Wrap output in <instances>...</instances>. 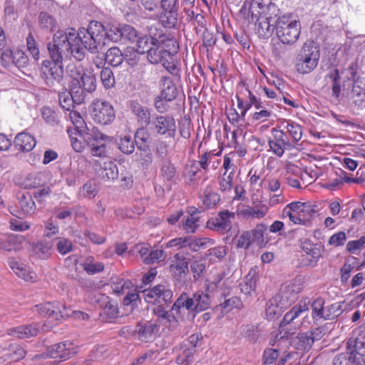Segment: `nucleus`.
Instances as JSON below:
<instances>
[{
    "label": "nucleus",
    "instance_id": "nucleus-1",
    "mask_svg": "<svg viewBox=\"0 0 365 365\" xmlns=\"http://www.w3.org/2000/svg\"><path fill=\"white\" fill-rule=\"evenodd\" d=\"M69 32L73 35V46H74V58L78 61L86 56V51L91 53L98 52V46L104 34L105 27L99 21H92L87 29L81 28L76 33V30L70 28Z\"/></svg>",
    "mask_w": 365,
    "mask_h": 365
},
{
    "label": "nucleus",
    "instance_id": "nucleus-2",
    "mask_svg": "<svg viewBox=\"0 0 365 365\" xmlns=\"http://www.w3.org/2000/svg\"><path fill=\"white\" fill-rule=\"evenodd\" d=\"M73 36L68 29L65 31L58 30L54 34L52 41L47 43V49L51 60L63 62V58L71 56L74 58Z\"/></svg>",
    "mask_w": 365,
    "mask_h": 365
},
{
    "label": "nucleus",
    "instance_id": "nucleus-3",
    "mask_svg": "<svg viewBox=\"0 0 365 365\" xmlns=\"http://www.w3.org/2000/svg\"><path fill=\"white\" fill-rule=\"evenodd\" d=\"M278 39L287 45H292L298 40L301 33L299 21L293 19L292 14H284L277 18L275 25Z\"/></svg>",
    "mask_w": 365,
    "mask_h": 365
},
{
    "label": "nucleus",
    "instance_id": "nucleus-4",
    "mask_svg": "<svg viewBox=\"0 0 365 365\" xmlns=\"http://www.w3.org/2000/svg\"><path fill=\"white\" fill-rule=\"evenodd\" d=\"M320 57L319 48L313 41H307L297 56L296 68L302 74L309 73L317 66Z\"/></svg>",
    "mask_w": 365,
    "mask_h": 365
},
{
    "label": "nucleus",
    "instance_id": "nucleus-5",
    "mask_svg": "<svg viewBox=\"0 0 365 365\" xmlns=\"http://www.w3.org/2000/svg\"><path fill=\"white\" fill-rule=\"evenodd\" d=\"M40 77L50 86L61 83L63 79V62L44 60L40 66Z\"/></svg>",
    "mask_w": 365,
    "mask_h": 365
},
{
    "label": "nucleus",
    "instance_id": "nucleus-6",
    "mask_svg": "<svg viewBox=\"0 0 365 365\" xmlns=\"http://www.w3.org/2000/svg\"><path fill=\"white\" fill-rule=\"evenodd\" d=\"M177 51L175 48L172 51L166 50L163 46L155 43L148 51V60L153 64L162 63V65L172 74L176 71V67L172 63L173 56Z\"/></svg>",
    "mask_w": 365,
    "mask_h": 365
},
{
    "label": "nucleus",
    "instance_id": "nucleus-7",
    "mask_svg": "<svg viewBox=\"0 0 365 365\" xmlns=\"http://www.w3.org/2000/svg\"><path fill=\"white\" fill-rule=\"evenodd\" d=\"M91 114L96 123L102 125L111 123L115 118L113 106L109 102L100 99L93 101Z\"/></svg>",
    "mask_w": 365,
    "mask_h": 365
},
{
    "label": "nucleus",
    "instance_id": "nucleus-8",
    "mask_svg": "<svg viewBox=\"0 0 365 365\" xmlns=\"http://www.w3.org/2000/svg\"><path fill=\"white\" fill-rule=\"evenodd\" d=\"M235 218V212L225 210L220 211L216 217L210 219L207 222L206 227L211 230L224 234L231 230Z\"/></svg>",
    "mask_w": 365,
    "mask_h": 365
},
{
    "label": "nucleus",
    "instance_id": "nucleus-9",
    "mask_svg": "<svg viewBox=\"0 0 365 365\" xmlns=\"http://www.w3.org/2000/svg\"><path fill=\"white\" fill-rule=\"evenodd\" d=\"M151 129L161 135L173 138L176 133V123L170 115H155L150 122Z\"/></svg>",
    "mask_w": 365,
    "mask_h": 365
},
{
    "label": "nucleus",
    "instance_id": "nucleus-10",
    "mask_svg": "<svg viewBox=\"0 0 365 365\" xmlns=\"http://www.w3.org/2000/svg\"><path fill=\"white\" fill-rule=\"evenodd\" d=\"M77 353V347L72 341H65L51 346L48 354L51 358L66 361L73 357Z\"/></svg>",
    "mask_w": 365,
    "mask_h": 365
},
{
    "label": "nucleus",
    "instance_id": "nucleus-11",
    "mask_svg": "<svg viewBox=\"0 0 365 365\" xmlns=\"http://www.w3.org/2000/svg\"><path fill=\"white\" fill-rule=\"evenodd\" d=\"M163 13L160 21L164 26L173 28L178 22V0H161Z\"/></svg>",
    "mask_w": 365,
    "mask_h": 365
},
{
    "label": "nucleus",
    "instance_id": "nucleus-12",
    "mask_svg": "<svg viewBox=\"0 0 365 365\" xmlns=\"http://www.w3.org/2000/svg\"><path fill=\"white\" fill-rule=\"evenodd\" d=\"M308 306L304 303L303 304H298L294 306L292 309L287 312L280 323L279 327L281 332L284 331V334L280 337V339H284L287 337L288 334H293L291 329V324H294V319L299 317L302 314L308 312Z\"/></svg>",
    "mask_w": 365,
    "mask_h": 365
},
{
    "label": "nucleus",
    "instance_id": "nucleus-13",
    "mask_svg": "<svg viewBox=\"0 0 365 365\" xmlns=\"http://www.w3.org/2000/svg\"><path fill=\"white\" fill-rule=\"evenodd\" d=\"M37 312L43 316H48L56 320L70 315L69 310L60 302L46 303L36 306Z\"/></svg>",
    "mask_w": 365,
    "mask_h": 365
},
{
    "label": "nucleus",
    "instance_id": "nucleus-14",
    "mask_svg": "<svg viewBox=\"0 0 365 365\" xmlns=\"http://www.w3.org/2000/svg\"><path fill=\"white\" fill-rule=\"evenodd\" d=\"M272 132L273 133V138L269 140V146L276 155L282 157L284 150L292 148V145L285 133L282 130L273 128Z\"/></svg>",
    "mask_w": 365,
    "mask_h": 365
},
{
    "label": "nucleus",
    "instance_id": "nucleus-15",
    "mask_svg": "<svg viewBox=\"0 0 365 365\" xmlns=\"http://www.w3.org/2000/svg\"><path fill=\"white\" fill-rule=\"evenodd\" d=\"M101 310L100 317L104 322H113L119 317V309L116 302L108 297H103L101 299Z\"/></svg>",
    "mask_w": 365,
    "mask_h": 365
},
{
    "label": "nucleus",
    "instance_id": "nucleus-16",
    "mask_svg": "<svg viewBox=\"0 0 365 365\" xmlns=\"http://www.w3.org/2000/svg\"><path fill=\"white\" fill-rule=\"evenodd\" d=\"M129 108L135 117L137 123L142 126H148L151 122L150 110L138 101H130Z\"/></svg>",
    "mask_w": 365,
    "mask_h": 365
},
{
    "label": "nucleus",
    "instance_id": "nucleus-17",
    "mask_svg": "<svg viewBox=\"0 0 365 365\" xmlns=\"http://www.w3.org/2000/svg\"><path fill=\"white\" fill-rule=\"evenodd\" d=\"M279 15L266 14L265 17L261 16L258 19L257 31L262 38H269L275 29L276 20Z\"/></svg>",
    "mask_w": 365,
    "mask_h": 365
},
{
    "label": "nucleus",
    "instance_id": "nucleus-18",
    "mask_svg": "<svg viewBox=\"0 0 365 365\" xmlns=\"http://www.w3.org/2000/svg\"><path fill=\"white\" fill-rule=\"evenodd\" d=\"M297 209L298 215L300 217L302 225L309 226L312 220L315 217L317 210L316 206L312 205L309 202H293Z\"/></svg>",
    "mask_w": 365,
    "mask_h": 365
},
{
    "label": "nucleus",
    "instance_id": "nucleus-19",
    "mask_svg": "<svg viewBox=\"0 0 365 365\" xmlns=\"http://www.w3.org/2000/svg\"><path fill=\"white\" fill-rule=\"evenodd\" d=\"M9 264L10 268L19 278L31 282L36 280L37 277L36 273L25 264L13 259L9 260Z\"/></svg>",
    "mask_w": 365,
    "mask_h": 365
},
{
    "label": "nucleus",
    "instance_id": "nucleus-20",
    "mask_svg": "<svg viewBox=\"0 0 365 365\" xmlns=\"http://www.w3.org/2000/svg\"><path fill=\"white\" fill-rule=\"evenodd\" d=\"M158 331V327L157 324L151 322H138L135 329L138 338L145 342L153 339Z\"/></svg>",
    "mask_w": 365,
    "mask_h": 365
},
{
    "label": "nucleus",
    "instance_id": "nucleus-21",
    "mask_svg": "<svg viewBox=\"0 0 365 365\" xmlns=\"http://www.w3.org/2000/svg\"><path fill=\"white\" fill-rule=\"evenodd\" d=\"M346 349L352 355L360 357L365 355V334H359L356 337H351L346 342Z\"/></svg>",
    "mask_w": 365,
    "mask_h": 365
},
{
    "label": "nucleus",
    "instance_id": "nucleus-22",
    "mask_svg": "<svg viewBox=\"0 0 365 365\" xmlns=\"http://www.w3.org/2000/svg\"><path fill=\"white\" fill-rule=\"evenodd\" d=\"M38 331L39 328L38 324H31L9 329L7 333L9 335L19 339H28L36 336Z\"/></svg>",
    "mask_w": 365,
    "mask_h": 365
},
{
    "label": "nucleus",
    "instance_id": "nucleus-23",
    "mask_svg": "<svg viewBox=\"0 0 365 365\" xmlns=\"http://www.w3.org/2000/svg\"><path fill=\"white\" fill-rule=\"evenodd\" d=\"M161 91L160 98H163L167 101H172L178 96V88L173 80L167 76H162L160 79Z\"/></svg>",
    "mask_w": 365,
    "mask_h": 365
},
{
    "label": "nucleus",
    "instance_id": "nucleus-24",
    "mask_svg": "<svg viewBox=\"0 0 365 365\" xmlns=\"http://www.w3.org/2000/svg\"><path fill=\"white\" fill-rule=\"evenodd\" d=\"M170 269L175 277L181 278L188 272V262L182 255L177 253L174 256Z\"/></svg>",
    "mask_w": 365,
    "mask_h": 365
},
{
    "label": "nucleus",
    "instance_id": "nucleus-25",
    "mask_svg": "<svg viewBox=\"0 0 365 365\" xmlns=\"http://www.w3.org/2000/svg\"><path fill=\"white\" fill-rule=\"evenodd\" d=\"M14 143L18 150L29 152L35 147L36 141L34 137L29 133L22 132L16 135Z\"/></svg>",
    "mask_w": 365,
    "mask_h": 365
},
{
    "label": "nucleus",
    "instance_id": "nucleus-26",
    "mask_svg": "<svg viewBox=\"0 0 365 365\" xmlns=\"http://www.w3.org/2000/svg\"><path fill=\"white\" fill-rule=\"evenodd\" d=\"M18 200V207L20 209V212L22 215H31L35 212L36 205L29 193H19Z\"/></svg>",
    "mask_w": 365,
    "mask_h": 365
},
{
    "label": "nucleus",
    "instance_id": "nucleus-27",
    "mask_svg": "<svg viewBox=\"0 0 365 365\" xmlns=\"http://www.w3.org/2000/svg\"><path fill=\"white\" fill-rule=\"evenodd\" d=\"M290 345L297 350L308 351L312 348L313 343L309 335L305 331L299 332L293 337L290 341Z\"/></svg>",
    "mask_w": 365,
    "mask_h": 365
},
{
    "label": "nucleus",
    "instance_id": "nucleus-28",
    "mask_svg": "<svg viewBox=\"0 0 365 365\" xmlns=\"http://www.w3.org/2000/svg\"><path fill=\"white\" fill-rule=\"evenodd\" d=\"M182 308H185L187 310H194V297H190L186 292L182 293L172 306L171 312L174 314H177L180 313Z\"/></svg>",
    "mask_w": 365,
    "mask_h": 365
},
{
    "label": "nucleus",
    "instance_id": "nucleus-29",
    "mask_svg": "<svg viewBox=\"0 0 365 365\" xmlns=\"http://www.w3.org/2000/svg\"><path fill=\"white\" fill-rule=\"evenodd\" d=\"M142 126L137 129L134 135V142L137 148L142 151H148L150 143V133Z\"/></svg>",
    "mask_w": 365,
    "mask_h": 365
},
{
    "label": "nucleus",
    "instance_id": "nucleus-30",
    "mask_svg": "<svg viewBox=\"0 0 365 365\" xmlns=\"http://www.w3.org/2000/svg\"><path fill=\"white\" fill-rule=\"evenodd\" d=\"M25 242V238L22 235H4V244L2 250L5 251H16L21 248L22 244Z\"/></svg>",
    "mask_w": 365,
    "mask_h": 365
},
{
    "label": "nucleus",
    "instance_id": "nucleus-31",
    "mask_svg": "<svg viewBox=\"0 0 365 365\" xmlns=\"http://www.w3.org/2000/svg\"><path fill=\"white\" fill-rule=\"evenodd\" d=\"M213 239L208 237H187V247L192 252H198L201 249H205L210 245H214Z\"/></svg>",
    "mask_w": 365,
    "mask_h": 365
},
{
    "label": "nucleus",
    "instance_id": "nucleus-32",
    "mask_svg": "<svg viewBox=\"0 0 365 365\" xmlns=\"http://www.w3.org/2000/svg\"><path fill=\"white\" fill-rule=\"evenodd\" d=\"M294 284H289L281 288L279 297V302H282L285 307L297 299V291H295Z\"/></svg>",
    "mask_w": 365,
    "mask_h": 365
},
{
    "label": "nucleus",
    "instance_id": "nucleus-33",
    "mask_svg": "<svg viewBox=\"0 0 365 365\" xmlns=\"http://www.w3.org/2000/svg\"><path fill=\"white\" fill-rule=\"evenodd\" d=\"M360 364V357L352 355V352L346 349V351L337 354L333 359V365H358Z\"/></svg>",
    "mask_w": 365,
    "mask_h": 365
},
{
    "label": "nucleus",
    "instance_id": "nucleus-34",
    "mask_svg": "<svg viewBox=\"0 0 365 365\" xmlns=\"http://www.w3.org/2000/svg\"><path fill=\"white\" fill-rule=\"evenodd\" d=\"M81 71L82 68L77 67V71L76 72V74L78 77L80 78L83 88L88 93L93 92L96 88V78L91 74H87L86 73H82Z\"/></svg>",
    "mask_w": 365,
    "mask_h": 365
},
{
    "label": "nucleus",
    "instance_id": "nucleus-35",
    "mask_svg": "<svg viewBox=\"0 0 365 365\" xmlns=\"http://www.w3.org/2000/svg\"><path fill=\"white\" fill-rule=\"evenodd\" d=\"M123 60L124 56L122 51L116 46L110 48L105 55L106 62L114 67L120 66Z\"/></svg>",
    "mask_w": 365,
    "mask_h": 365
},
{
    "label": "nucleus",
    "instance_id": "nucleus-36",
    "mask_svg": "<svg viewBox=\"0 0 365 365\" xmlns=\"http://www.w3.org/2000/svg\"><path fill=\"white\" fill-rule=\"evenodd\" d=\"M116 144L119 150L125 155H130L135 150V144L130 135L119 136L116 140Z\"/></svg>",
    "mask_w": 365,
    "mask_h": 365
},
{
    "label": "nucleus",
    "instance_id": "nucleus-37",
    "mask_svg": "<svg viewBox=\"0 0 365 365\" xmlns=\"http://www.w3.org/2000/svg\"><path fill=\"white\" fill-rule=\"evenodd\" d=\"M135 42L137 51L141 54L148 53L155 43H158V41L156 38L148 35H140Z\"/></svg>",
    "mask_w": 365,
    "mask_h": 365
},
{
    "label": "nucleus",
    "instance_id": "nucleus-38",
    "mask_svg": "<svg viewBox=\"0 0 365 365\" xmlns=\"http://www.w3.org/2000/svg\"><path fill=\"white\" fill-rule=\"evenodd\" d=\"M279 297L276 295L267 303L265 312L269 318L272 319L280 314L282 309L285 307L282 302H279Z\"/></svg>",
    "mask_w": 365,
    "mask_h": 365
},
{
    "label": "nucleus",
    "instance_id": "nucleus-39",
    "mask_svg": "<svg viewBox=\"0 0 365 365\" xmlns=\"http://www.w3.org/2000/svg\"><path fill=\"white\" fill-rule=\"evenodd\" d=\"M252 5L256 9H262L265 14H280V10L271 2V0H252Z\"/></svg>",
    "mask_w": 365,
    "mask_h": 365
},
{
    "label": "nucleus",
    "instance_id": "nucleus-40",
    "mask_svg": "<svg viewBox=\"0 0 365 365\" xmlns=\"http://www.w3.org/2000/svg\"><path fill=\"white\" fill-rule=\"evenodd\" d=\"M155 292H156V301L159 303L164 302L169 304L172 302L173 291L165 284H158L155 286Z\"/></svg>",
    "mask_w": 365,
    "mask_h": 365
},
{
    "label": "nucleus",
    "instance_id": "nucleus-41",
    "mask_svg": "<svg viewBox=\"0 0 365 365\" xmlns=\"http://www.w3.org/2000/svg\"><path fill=\"white\" fill-rule=\"evenodd\" d=\"M197 210L195 209L192 212L187 215L186 218L182 221V227L186 233H194L198 227V217L196 216Z\"/></svg>",
    "mask_w": 365,
    "mask_h": 365
},
{
    "label": "nucleus",
    "instance_id": "nucleus-42",
    "mask_svg": "<svg viewBox=\"0 0 365 365\" xmlns=\"http://www.w3.org/2000/svg\"><path fill=\"white\" fill-rule=\"evenodd\" d=\"M195 309L198 311H204L207 309L211 304V300L207 293L198 291L193 294Z\"/></svg>",
    "mask_w": 365,
    "mask_h": 365
},
{
    "label": "nucleus",
    "instance_id": "nucleus-43",
    "mask_svg": "<svg viewBox=\"0 0 365 365\" xmlns=\"http://www.w3.org/2000/svg\"><path fill=\"white\" fill-rule=\"evenodd\" d=\"M220 201V195L212 191L210 187H207L202 196V202L205 208L209 209L214 207Z\"/></svg>",
    "mask_w": 365,
    "mask_h": 365
},
{
    "label": "nucleus",
    "instance_id": "nucleus-44",
    "mask_svg": "<svg viewBox=\"0 0 365 365\" xmlns=\"http://www.w3.org/2000/svg\"><path fill=\"white\" fill-rule=\"evenodd\" d=\"M83 270L88 274H95L101 272L104 269V264L102 262H95L94 257H88L85 262L82 263Z\"/></svg>",
    "mask_w": 365,
    "mask_h": 365
},
{
    "label": "nucleus",
    "instance_id": "nucleus-45",
    "mask_svg": "<svg viewBox=\"0 0 365 365\" xmlns=\"http://www.w3.org/2000/svg\"><path fill=\"white\" fill-rule=\"evenodd\" d=\"M286 123L284 128L287 129V133L292 137L293 142L297 143L299 141L302 136V128L298 123L292 120H285L282 124Z\"/></svg>",
    "mask_w": 365,
    "mask_h": 365
},
{
    "label": "nucleus",
    "instance_id": "nucleus-46",
    "mask_svg": "<svg viewBox=\"0 0 365 365\" xmlns=\"http://www.w3.org/2000/svg\"><path fill=\"white\" fill-rule=\"evenodd\" d=\"M343 312L342 302H336L328 305L325 307L324 320H333L340 316Z\"/></svg>",
    "mask_w": 365,
    "mask_h": 365
},
{
    "label": "nucleus",
    "instance_id": "nucleus-47",
    "mask_svg": "<svg viewBox=\"0 0 365 365\" xmlns=\"http://www.w3.org/2000/svg\"><path fill=\"white\" fill-rule=\"evenodd\" d=\"M322 245L319 244H313L311 240H305L301 244L302 250L313 258H320L322 257L321 253Z\"/></svg>",
    "mask_w": 365,
    "mask_h": 365
},
{
    "label": "nucleus",
    "instance_id": "nucleus-48",
    "mask_svg": "<svg viewBox=\"0 0 365 365\" xmlns=\"http://www.w3.org/2000/svg\"><path fill=\"white\" fill-rule=\"evenodd\" d=\"M256 269H252L247 275L244 284H241V291L246 294H250L256 288Z\"/></svg>",
    "mask_w": 365,
    "mask_h": 365
},
{
    "label": "nucleus",
    "instance_id": "nucleus-49",
    "mask_svg": "<svg viewBox=\"0 0 365 365\" xmlns=\"http://www.w3.org/2000/svg\"><path fill=\"white\" fill-rule=\"evenodd\" d=\"M41 116L46 123L51 126L59 124L60 117L58 114L49 107H43L41 110Z\"/></svg>",
    "mask_w": 365,
    "mask_h": 365
},
{
    "label": "nucleus",
    "instance_id": "nucleus-50",
    "mask_svg": "<svg viewBox=\"0 0 365 365\" xmlns=\"http://www.w3.org/2000/svg\"><path fill=\"white\" fill-rule=\"evenodd\" d=\"M324 300L317 298L312 304V315L314 320L324 319Z\"/></svg>",
    "mask_w": 365,
    "mask_h": 365
},
{
    "label": "nucleus",
    "instance_id": "nucleus-51",
    "mask_svg": "<svg viewBox=\"0 0 365 365\" xmlns=\"http://www.w3.org/2000/svg\"><path fill=\"white\" fill-rule=\"evenodd\" d=\"M331 81L332 95L338 98L341 93V82L339 72L337 68H334L327 75Z\"/></svg>",
    "mask_w": 365,
    "mask_h": 365
},
{
    "label": "nucleus",
    "instance_id": "nucleus-52",
    "mask_svg": "<svg viewBox=\"0 0 365 365\" xmlns=\"http://www.w3.org/2000/svg\"><path fill=\"white\" fill-rule=\"evenodd\" d=\"M267 230V226L265 224H258L256 227L252 230L251 240L252 242H256L257 245L262 246L264 242V234Z\"/></svg>",
    "mask_w": 365,
    "mask_h": 365
},
{
    "label": "nucleus",
    "instance_id": "nucleus-53",
    "mask_svg": "<svg viewBox=\"0 0 365 365\" xmlns=\"http://www.w3.org/2000/svg\"><path fill=\"white\" fill-rule=\"evenodd\" d=\"M132 287V282L127 279L116 278L115 279H113L111 283V287L113 292L117 294H123L125 290H128Z\"/></svg>",
    "mask_w": 365,
    "mask_h": 365
},
{
    "label": "nucleus",
    "instance_id": "nucleus-54",
    "mask_svg": "<svg viewBox=\"0 0 365 365\" xmlns=\"http://www.w3.org/2000/svg\"><path fill=\"white\" fill-rule=\"evenodd\" d=\"M9 353L6 355V356L11 360L14 361H18L24 358L26 351V350L19 344H11L9 346Z\"/></svg>",
    "mask_w": 365,
    "mask_h": 365
},
{
    "label": "nucleus",
    "instance_id": "nucleus-55",
    "mask_svg": "<svg viewBox=\"0 0 365 365\" xmlns=\"http://www.w3.org/2000/svg\"><path fill=\"white\" fill-rule=\"evenodd\" d=\"M103 178L107 180H115L118 176V166L113 162L109 161L104 163V167L101 173Z\"/></svg>",
    "mask_w": 365,
    "mask_h": 365
},
{
    "label": "nucleus",
    "instance_id": "nucleus-56",
    "mask_svg": "<svg viewBox=\"0 0 365 365\" xmlns=\"http://www.w3.org/2000/svg\"><path fill=\"white\" fill-rule=\"evenodd\" d=\"M283 215L287 216L291 222L295 225H302L300 217L298 215L297 209L292 202L288 204L283 210Z\"/></svg>",
    "mask_w": 365,
    "mask_h": 365
},
{
    "label": "nucleus",
    "instance_id": "nucleus-57",
    "mask_svg": "<svg viewBox=\"0 0 365 365\" xmlns=\"http://www.w3.org/2000/svg\"><path fill=\"white\" fill-rule=\"evenodd\" d=\"M98 193L97 185L95 182L89 180L86 182L80 190V195L91 199L93 198Z\"/></svg>",
    "mask_w": 365,
    "mask_h": 365
},
{
    "label": "nucleus",
    "instance_id": "nucleus-58",
    "mask_svg": "<svg viewBox=\"0 0 365 365\" xmlns=\"http://www.w3.org/2000/svg\"><path fill=\"white\" fill-rule=\"evenodd\" d=\"M39 26L46 30H53L56 27V21L53 17L46 12H41L38 16Z\"/></svg>",
    "mask_w": 365,
    "mask_h": 365
},
{
    "label": "nucleus",
    "instance_id": "nucleus-59",
    "mask_svg": "<svg viewBox=\"0 0 365 365\" xmlns=\"http://www.w3.org/2000/svg\"><path fill=\"white\" fill-rule=\"evenodd\" d=\"M101 79L106 88H110L115 85L113 73L110 68H103L101 71Z\"/></svg>",
    "mask_w": 365,
    "mask_h": 365
},
{
    "label": "nucleus",
    "instance_id": "nucleus-60",
    "mask_svg": "<svg viewBox=\"0 0 365 365\" xmlns=\"http://www.w3.org/2000/svg\"><path fill=\"white\" fill-rule=\"evenodd\" d=\"M26 46L27 50L35 60H38L40 58L39 49L38 43L31 33H29L26 37Z\"/></svg>",
    "mask_w": 365,
    "mask_h": 365
},
{
    "label": "nucleus",
    "instance_id": "nucleus-61",
    "mask_svg": "<svg viewBox=\"0 0 365 365\" xmlns=\"http://www.w3.org/2000/svg\"><path fill=\"white\" fill-rule=\"evenodd\" d=\"M56 247L57 251L62 255L71 252L73 249L72 242L65 237L58 238Z\"/></svg>",
    "mask_w": 365,
    "mask_h": 365
},
{
    "label": "nucleus",
    "instance_id": "nucleus-62",
    "mask_svg": "<svg viewBox=\"0 0 365 365\" xmlns=\"http://www.w3.org/2000/svg\"><path fill=\"white\" fill-rule=\"evenodd\" d=\"M140 302L139 294L134 292L131 293H128L126 296L123 299V305L129 308V312H132L135 308L138 306V304Z\"/></svg>",
    "mask_w": 365,
    "mask_h": 365
},
{
    "label": "nucleus",
    "instance_id": "nucleus-63",
    "mask_svg": "<svg viewBox=\"0 0 365 365\" xmlns=\"http://www.w3.org/2000/svg\"><path fill=\"white\" fill-rule=\"evenodd\" d=\"M166 257V254L163 250H155L150 251L148 257L144 259V263L150 264L153 263H158L164 260Z\"/></svg>",
    "mask_w": 365,
    "mask_h": 365
},
{
    "label": "nucleus",
    "instance_id": "nucleus-64",
    "mask_svg": "<svg viewBox=\"0 0 365 365\" xmlns=\"http://www.w3.org/2000/svg\"><path fill=\"white\" fill-rule=\"evenodd\" d=\"M34 250L39 258L46 259L51 254V245L48 242H38L34 247Z\"/></svg>",
    "mask_w": 365,
    "mask_h": 365
}]
</instances>
